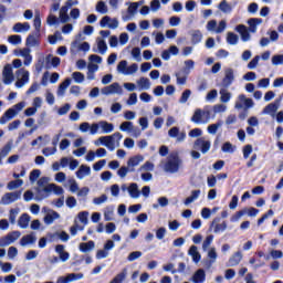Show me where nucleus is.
I'll return each instance as SVG.
<instances>
[{
	"mask_svg": "<svg viewBox=\"0 0 283 283\" xmlns=\"http://www.w3.org/2000/svg\"><path fill=\"white\" fill-rule=\"evenodd\" d=\"M39 36L40 35H36V31L29 34L25 41V45H28V48H34V45H41V42L39 41Z\"/></svg>",
	"mask_w": 283,
	"mask_h": 283,
	"instance_id": "obj_13",
	"label": "nucleus"
},
{
	"mask_svg": "<svg viewBox=\"0 0 283 283\" xmlns=\"http://www.w3.org/2000/svg\"><path fill=\"white\" fill-rule=\"evenodd\" d=\"M34 242H36V237L34 234H27L21 238L20 245L28 247V244H34Z\"/></svg>",
	"mask_w": 283,
	"mask_h": 283,
	"instance_id": "obj_24",
	"label": "nucleus"
},
{
	"mask_svg": "<svg viewBox=\"0 0 283 283\" xmlns=\"http://www.w3.org/2000/svg\"><path fill=\"white\" fill-rule=\"evenodd\" d=\"M99 142L104 147H107L111 149V151H114V136H103L99 138Z\"/></svg>",
	"mask_w": 283,
	"mask_h": 283,
	"instance_id": "obj_17",
	"label": "nucleus"
},
{
	"mask_svg": "<svg viewBox=\"0 0 283 283\" xmlns=\"http://www.w3.org/2000/svg\"><path fill=\"white\" fill-rule=\"evenodd\" d=\"M25 107V103L19 102L12 108H8L4 114L0 117V125H6L8 120H12Z\"/></svg>",
	"mask_w": 283,
	"mask_h": 283,
	"instance_id": "obj_2",
	"label": "nucleus"
},
{
	"mask_svg": "<svg viewBox=\"0 0 283 283\" xmlns=\"http://www.w3.org/2000/svg\"><path fill=\"white\" fill-rule=\"evenodd\" d=\"M72 77L75 81V83H83V81H85V75L81 72H74L72 74Z\"/></svg>",
	"mask_w": 283,
	"mask_h": 283,
	"instance_id": "obj_54",
	"label": "nucleus"
},
{
	"mask_svg": "<svg viewBox=\"0 0 283 283\" xmlns=\"http://www.w3.org/2000/svg\"><path fill=\"white\" fill-rule=\"evenodd\" d=\"M72 6H78V0H75L73 2L67 1L65 6L60 9V14H67V11L70 10V8H72Z\"/></svg>",
	"mask_w": 283,
	"mask_h": 283,
	"instance_id": "obj_40",
	"label": "nucleus"
},
{
	"mask_svg": "<svg viewBox=\"0 0 283 283\" xmlns=\"http://www.w3.org/2000/svg\"><path fill=\"white\" fill-rule=\"evenodd\" d=\"M143 255V252L140 251H134L130 252L129 255L127 256L128 262H134V260H138Z\"/></svg>",
	"mask_w": 283,
	"mask_h": 283,
	"instance_id": "obj_58",
	"label": "nucleus"
},
{
	"mask_svg": "<svg viewBox=\"0 0 283 283\" xmlns=\"http://www.w3.org/2000/svg\"><path fill=\"white\" fill-rule=\"evenodd\" d=\"M249 23V32L255 33L258 32V25H260V23H262V19L260 18H252L248 21Z\"/></svg>",
	"mask_w": 283,
	"mask_h": 283,
	"instance_id": "obj_21",
	"label": "nucleus"
},
{
	"mask_svg": "<svg viewBox=\"0 0 283 283\" xmlns=\"http://www.w3.org/2000/svg\"><path fill=\"white\" fill-rule=\"evenodd\" d=\"M15 255H19V250L17 248H14V247H10L8 249V258H9V260H14Z\"/></svg>",
	"mask_w": 283,
	"mask_h": 283,
	"instance_id": "obj_61",
	"label": "nucleus"
},
{
	"mask_svg": "<svg viewBox=\"0 0 283 283\" xmlns=\"http://www.w3.org/2000/svg\"><path fill=\"white\" fill-rule=\"evenodd\" d=\"M272 65H283V54L272 56Z\"/></svg>",
	"mask_w": 283,
	"mask_h": 283,
	"instance_id": "obj_62",
	"label": "nucleus"
},
{
	"mask_svg": "<svg viewBox=\"0 0 283 283\" xmlns=\"http://www.w3.org/2000/svg\"><path fill=\"white\" fill-rule=\"evenodd\" d=\"M240 262H242V252L238 251L229 259V266H238Z\"/></svg>",
	"mask_w": 283,
	"mask_h": 283,
	"instance_id": "obj_23",
	"label": "nucleus"
},
{
	"mask_svg": "<svg viewBox=\"0 0 283 283\" xmlns=\"http://www.w3.org/2000/svg\"><path fill=\"white\" fill-rule=\"evenodd\" d=\"M140 160H143V157L134 156L128 159L127 165L128 167H138V165H140Z\"/></svg>",
	"mask_w": 283,
	"mask_h": 283,
	"instance_id": "obj_41",
	"label": "nucleus"
},
{
	"mask_svg": "<svg viewBox=\"0 0 283 283\" xmlns=\"http://www.w3.org/2000/svg\"><path fill=\"white\" fill-rule=\"evenodd\" d=\"M117 70L122 72V74H125V72H127V60H122L117 65Z\"/></svg>",
	"mask_w": 283,
	"mask_h": 283,
	"instance_id": "obj_63",
	"label": "nucleus"
},
{
	"mask_svg": "<svg viewBox=\"0 0 283 283\" xmlns=\"http://www.w3.org/2000/svg\"><path fill=\"white\" fill-rule=\"evenodd\" d=\"M235 76L233 75V69H228L226 71V75L221 82L222 87H230V85L233 83Z\"/></svg>",
	"mask_w": 283,
	"mask_h": 283,
	"instance_id": "obj_9",
	"label": "nucleus"
},
{
	"mask_svg": "<svg viewBox=\"0 0 283 283\" xmlns=\"http://www.w3.org/2000/svg\"><path fill=\"white\" fill-rule=\"evenodd\" d=\"M239 41L238 34L233 33V32H228L227 34V43H229V45H235Z\"/></svg>",
	"mask_w": 283,
	"mask_h": 283,
	"instance_id": "obj_39",
	"label": "nucleus"
},
{
	"mask_svg": "<svg viewBox=\"0 0 283 283\" xmlns=\"http://www.w3.org/2000/svg\"><path fill=\"white\" fill-rule=\"evenodd\" d=\"M8 41H9V43H11V45H20V43H21V35H17V34L10 35L8 38Z\"/></svg>",
	"mask_w": 283,
	"mask_h": 283,
	"instance_id": "obj_52",
	"label": "nucleus"
},
{
	"mask_svg": "<svg viewBox=\"0 0 283 283\" xmlns=\"http://www.w3.org/2000/svg\"><path fill=\"white\" fill-rule=\"evenodd\" d=\"M191 36V44L192 45H198L202 41V32L200 30H195L190 34Z\"/></svg>",
	"mask_w": 283,
	"mask_h": 283,
	"instance_id": "obj_31",
	"label": "nucleus"
},
{
	"mask_svg": "<svg viewBox=\"0 0 283 283\" xmlns=\"http://www.w3.org/2000/svg\"><path fill=\"white\" fill-rule=\"evenodd\" d=\"M10 151H12V144L8 143L0 150V165H3V158H6Z\"/></svg>",
	"mask_w": 283,
	"mask_h": 283,
	"instance_id": "obj_28",
	"label": "nucleus"
},
{
	"mask_svg": "<svg viewBox=\"0 0 283 283\" xmlns=\"http://www.w3.org/2000/svg\"><path fill=\"white\" fill-rule=\"evenodd\" d=\"M97 48H98L99 54H105V52H107V43L105 42V40H99L97 42Z\"/></svg>",
	"mask_w": 283,
	"mask_h": 283,
	"instance_id": "obj_53",
	"label": "nucleus"
},
{
	"mask_svg": "<svg viewBox=\"0 0 283 283\" xmlns=\"http://www.w3.org/2000/svg\"><path fill=\"white\" fill-rule=\"evenodd\" d=\"M19 214V210L11 209L9 212V221L11 224H14L17 222V216Z\"/></svg>",
	"mask_w": 283,
	"mask_h": 283,
	"instance_id": "obj_57",
	"label": "nucleus"
},
{
	"mask_svg": "<svg viewBox=\"0 0 283 283\" xmlns=\"http://www.w3.org/2000/svg\"><path fill=\"white\" fill-rule=\"evenodd\" d=\"M96 10L101 13V14H107V6L105 4L104 1H98L96 4Z\"/></svg>",
	"mask_w": 283,
	"mask_h": 283,
	"instance_id": "obj_49",
	"label": "nucleus"
},
{
	"mask_svg": "<svg viewBox=\"0 0 283 283\" xmlns=\"http://www.w3.org/2000/svg\"><path fill=\"white\" fill-rule=\"evenodd\" d=\"M189 96H191V90L184 91L179 99V103H187L189 101Z\"/></svg>",
	"mask_w": 283,
	"mask_h": 283,
	"instance_id": "obj_59",
	"label": "nucleus"
},
{
	"mask_svg": "<svg viewBox=\"0 0 283 283\" xmlns=\"http://www.w3.org/2000/svg\"><path fill=\"white\" fill-rule=\"evenodd\" d=\"M30 224V214L28 213H22L18 220V226L20 229H28Z\"/></svg>",
	"mask_w": 283,
	"mask_h": 283,
	"instance_id": "obj_19",
	"label": "nucleus"
},
{
	"mask_svg": "<svg viewBox=\"0 0 283 283\" xmlns=\"http://www.w3.org/2000/svg\"><path fill=\"white\" fill-rule=\"evenodd\" d=\"M48 25H56L59 23V18L54 14H50L46 19Z\"/></svg>",
	"mask_w": 283,
	"mask_h": 283,
	"instance_id": "obj_64",
	"label": "nucleus"
},
{
	"mask_svg": "<svg viewBox=\"0 0 283 283\" xmlns=\"http://www.w3.org/2000/svg\"><path fill=\"white\" fill-rule=\"evenodd\" d=\"M221 149L224 154H233V144H231L230 142H226L222 145Z\"/></svg>",
	"mask_w": 283,
	"mask_h": 283,
	"instance_id": "obj_51",
	"label": "nucleus"
},
{
	"mask_svg": "<svg viewBox=\"0 0 283 283\" xmlns=\"http://www.w3.org/2000/svg\"><path fill=\"white\" fill-rule=\"evenodd\" d=\"M200 193H201L200 189L192 190L190 197L186 198L185 201H184L186 207L191 205V202L198 200V198H200Z\"/></svg>",
	"mask_w": 283,
	"mask_h": 283,
	"instance_id": "obj_27",
	"label": "nucleus"
},
{
	"mask_svg": "<svg viewBox=\"0 0 283 283\" xmlns=\"http://www.w3.org/2000/svg\"><path fill=\"white\" fill-rule=\"evenodd\" d=\"M181 163L182 160H180V156L177 151L170 153L168 160L165 164V171L168 174H177V171L180 169Z\"/></svg>",
	"mask_w": 283,
	"mask_h": 283,
	"instance_id": "obj_1",
	"label": "nucleus"
},
{
	"mask_svg": "<svg viewBox=\"0 0 283 283\" xmlns=\"http://www.w3.org/2000/svg\"><path fill=\"white\" fill-rule=\"evenodd\" d=\"M202 116H205V112H202L200 108H197L191 117L192 123H201Z\"/></svg>",
	"mask_w": 283,
	"mask_h": 283,
	"instance_id": "obj_35",
	"label": "nucleus"
},
{
	"mask_svg": "<svg viewBox=\"0 0 283 283\" xmlns=\"http://www.w3.org/2000/svg\"><path fill=\"white\" fill-rule=\"evenodd\" d=\"M44 198H48V191L44 189H38L36 195H35V200L38 202H41V200H44Z\"/></svg>",
	"mask_w": 283,
	"mask_h": 283,
	"instance_id": "obj_46",
	"label": "nucleus"
},
{
	"mask_svg": "<svg viewBox=\"0 0 283 283\" xmlns=\"http://www.w3.org/2000/svg\"><path fill=\"white\" fill-rule=\"evenodd\" d=\"M33 28H34V32H35V36H41V14L36 13L34 15V20H33Z\"/></svg>",
	"mask_w": 283,
	"mask_h": 283,
	"instance_id": "obj_25",
	"label": "nucleus"
},
{
	"mask_svg": "<svg viewBox=\"0 0 283 283\" xmlns=\"http://www.w3.org/2000/svg\"><path fill=\"white\" fill-rule=\"evenodd\" d=\"M21 198V190H17L13 192H7L2 196L1 202L2 205H12V202H17Z\"/></svg>",
	"mask_w": 283,
	"mask_h": 283,
	"instance_id": "obj_6",
	"label": "nucleus"
},
{
	"mask_svg": "<svg viewBox=\"0 0 283 283\" xmlns=\"http://www.w3.org/2000/svg\"><path fill=\"white\" fill-rule=\"evenodd\" d=\"M44 191H46V192H54L55 193V196H63V187H61V186H57V185H55V184H50V185H48L46 187H44Z\"/></svg>",
	"mask_w": 283,
	"mask_h": 283,
	"instance_id": "obj_16",
	"label": "nucleus"
},
{
	"mask_svg": "<svg viewBox=\"0 0 283 283\" xmlns=\"http://www.w3.org/2000/svg\"><path fill=\"white\" fill-rule=\"evenodd\" d=\"M239 101H241V103H244L245 109H251V107H253V99L247 98V95L244 94L239 95Z\"/></svg>",
	"mask_w": 283,
	"mask_h": 283,
	"instance_id": "obj_36",
	"label": "nucleus"
},
{
	"mask_svg": "<svg viewBox=\"0 0 283 283\" xmlns=\"http://www.w3.org/2000/svg\"><path fill=\"white\" fill-rule=\"evenodd\" d=\"M220 102L221 103H229L231 101V93L228 92L227 90H220Z\"/></svg>",
	"mask_w": 283,
	"mask_h": 283,
	"instance_id": "obj_37",
	"label": "nucleus"
},
{
	"mask_svg": "<svg viewBox=\"0 0 283 283\" xmlns=\"http://www.w3.org/2000/svg\"><path fill=\"white\" fill-rule=\"evenodd\" d=\"M205 280H207V273L203 269H199L195 272L192 275V282L193 283H203Z\"/></svg>",
	"mask_w": 283,
	"mask_h": 283,
	"instance_id": "obj_15",
	"label": "nucleus"
},
{
	"mask_svg": "<svg viewBox=\"0 0 283 283\" xmlns=\"http://www.w3.org/2000/svg\"><path fill=\"white\" fill-rule=\"evenodd\" d=\"M91 174H92V168L90 166L81 165L78 170L76 171V177L80 180H83L85 176H90Z\"/></svg>",
	"mask_w": 283,
	"mask_h": 283,
	"instance_id": "obj_14",
	"label": "nucleus"
},
{
	"mask_svg": "<svg viewBox=\"0 0 283 283\" xmlns=\"http://www.w3.org/2000/svg\"><path fill=\"white\" fill-rule=\"evenodd\" d=\"M102 94L109 96V94H123V87L117 82L102 88Z\"/></svg>",
	"mask_w": 283,
	"mask_h": 283,
	"instance_id": "obj_7",
	"label": "nucleus"
},
{
	"mask_svg": "<svg viewBox=\"0 0 283 283\" xmlns=\"http://www.w3.org/2000/svg\"><path fill=\"white\" fill-rule=\"evenodd\" d=\"M21 238L20 231H12L8 233L6 237L0 238V247H10L12 242H17Z\"/></svg>",
	"mask_w": 283,
	"mask_h": 283,
	"instance_id": "obj_5",
	"label": "nucleus"
},
{
	"mask_svg": "<svg viewBox=\"0 0 283 283\" xmlns=\"http://www.w3.org/2000/svg\"><path fill=\"white\" fill-rule=\"evenodd\" d=\"M127 280V269H123L109 283H123Z\"/></svg>",
	"mask_w": 283,
	"mask_h": 283,
	"instance_id": "obj_29",
	"label": "nucleus"
},
{
	"mask_svg": "<svg viewBox=\"0 0 283 283\" xmlns=\"http://www.w3.org/2000/svg\"><path fill=\"white\" fill-rule=\"evenodd\" d=\"M253 154V146L248 144L243 147V158L247 160Z\"/></svg>",
	"mask_w": 283,
	"mask_h": 283,
	"instance_id": "obj_47",
	"label": "nucleus"
},
{
	"mask_svg": "<svg viewBox=\"0 0 283 283\" xmlns=\"http://www.w3.org/2000/svg\"><path fill=\"white\" fill-rule=\"evenodd\" d=\"M136 72H138V64L133 63L126 69L125 75L129 76V74H136Z\"/></svg>",
	"mask_w": 283,
	"mask_h": 283,
	"instance_id": "obj_56",
	"label": "nucleus"
},
{
	"mask_svg": "<svg viewBox=\"0 0 283 283\" xmlns=\"http://www.w3.org/2000/svg\"><path fill=\"white\" fill-rule=\"evenodd\" d=\"M106 164H107V160H105V159H102V160L96 161V163L93 165L94 171H101V169H103Z\"/></svg>",
	"mask_w": 283,
	"mask_h": 283,
	"instance_id": "obj_55",
	"label": "nucleus"
},
{
	"mask_svg": "<svg viewBox=\"0 0 283 283\" xmlns=\"http://www.w3.org/2000/svg\"><path fill=\"white\" fill-rule=\"evenodd\" d=\"M30 30V23L29 22H18L13 25V32H28Z\"/></svg>",
	"mask_w": 283,
	"mask_h": 283,
	"instance_id": "obj_30",
	"label": "nucleus"
},
{
	"mask_svg": "<svg viewBox=\"0 0 283 283\" xmlns=\"http://www.w3.org/2000/svg\"><path fill=\"white\" fill-rule=\"evenodd\" d=\"M72 84V78L67 77L65 81H63L57 88V96H63L65 94V91L70 87Z\"/></svg>",
	"mask_w": 283,
	"mask_h": 283,
	"instance_id": "obj_20",
	"label": "nucleus"
},
{
	"mask_svg": "<svg viewBox=\"0 0 283 283\" xmlns=\"http://www.w3.org/2000/svg\"><path fill=\"white\" fill-rule=\"evenodd\" d=\"M222 127V120H219L216 124H211L208 126V134H217L218 128Z\"/></svg>",
	"mask_w": 283,
	"mask_h": 283,
	"instance_id": "obj_43",
	"label": "nucleus"
},
{
	"mask_svg": "<svg viewBox=\"0 0 283 283\" xmlns=\"http://www.w3.org/2000/svg\"><path fill=\"white\" fill-rule=\"evenodd\" d=\"M137 85L140 87V90H149V87H151V82H149V78L147 77H140L137 81Z\"/></svg>",
	"mask_w": 283,
	"mask_h": 283,
	"instance_id": "obj_34",
	"label": "nucleus"
},
{
	"mask_svg": "<svg viewBox=\"0 0 283 283\" xmlns=\"http://www.w3.org/2000/svg\"><path fill=\"white\" fill-rule=\"evenodd\" d=\"M258 63H260V55H255V56L248 63V70H255V67H258Z\"/></svg>",
	"mask_w": 283,
	"mask_h": 283,
	"instance_id": "obj_48",
	"label": "nucleus"
},
{
	"mask_svg": "<svg viewBox=\"0 0 283 283\" xmlns=\"http://www.w3.org/2000/svg\"><path fill=\"white\" fill-rule=\"evenodd\" d=\"M277 103H270L263 108L262 114H275V112H277Z\"/></svg>",
	"mask_w": 283,
	"mask_h": 283,
	"instance_id": "obj_33",
	"label": "nucleus"
},
{
	"mask_svg": "<svg viewBox=\"0 0 283 283\" xmlns=\"http://www.w3.org/2000/svg\"><path fill=\"white\" fill-rule=\"evenodd\" d=\"M128 193L130 198H140V190H138V184H130L128 186Z\"/></svg>",
	"mask_w": 283,
	"mask_h": 283,
	"instance_id": "obj_26",
	"label": "nucleus"
},
{
	"mask_svg": "<svg viewBox=\"0 0 283 283\" xmlns=\"http://www.w3.org/2000/svg\"><path fill=\"white\" fill-rule=\"evenodd\" d=\"M258 213H260V210L258 208H254V207L243 208L242 210H239L235 212V214L232 217L231 221L237 222V220H240L242 218V216H247V214L250 218H255V216H258Z\"/></svg>",
	"mask_w": 283,
	"mask_h": 283,
	"instance_id": "obj_3",
	"label": "nucleus"
},
{
	"mask_svg": "<svg viewBox=\"0 0 283 283\" xmlns=\"http://www.w3.org/2000/svg\"><path fill=\"white\" fill-rule=\"evenodd\" d=\"M235 30L237 32H239V34H241V39L243 42L251 40V33H249V29H247V25L239 24L237 25Z\"/></svg>",
	"mask_w": 283,
	"mask_h": 283,
	"instance_id": "obj_11",
	"label": "nucleus"
},
{
	"mask_svg": "<svg viewBox=\"0 0 283 283\" xmlns=\"http://www.w3.org/2000/svg\"><path fill=\"white\" fill-rule=\"evenodd\" d=\"M101 127L104 134H112L114 132V124L107 122H101Z\"/></svg>",
	"mask_w": 283,
	"mask_h": 283,
	"instance_id": "obj_38",
	"label": "nucleus"
},
{
	"mask_svg": "<svg viewBox=\"0 0 283 283\" xmlns=\"http://www.w3.org/2000/svg\"><path fill=\"white\" fill-rule=\"evenodd\" d=\"M18 72H21L22 76L15 82V87L21 88L23 85H25V83H28V81H30V72L23 69L19 70Z\"/></svg>",
	"mask_w": 283,
	"mask_h": 283,
	"instance_id": "obj_12",
	"label": "nucleus"
},
{
	"mask_svg": "<svg viewBox=\"0 0 283 283\" xmlns=\"http://www.w3.org/2000/svg\"><path fill=\"white\" fill-rule=\"evenodd\" d=\"M81 277H83V274L78 273H71L66 276H60L56 281V283H70V282H74L75 280H81Z\"/></svg>",
	"mask_w": 283,
	"mask_h": 283,
	"instance_id": "obj_10",
	"label": "nucleus"
},
{
	"mask_svg": "<svg viewBox=\"0 0 283 283\" xmlns=\"http://www.w3.org/2000/svg\"><path fill=\"white\" fill-rule=\"evenodd\" d=\"M120 132H132L134 129V123L123 122L119 126Z\"/></svg>",
	"mask_w": 283,
	"mask_h": 283,
	"instance_id": "obj_45",
	"label": "nucleus"
},
{
	"mask_svg": "<svg viewBox=\"0 0 283 283\" xmlns=\"http://www.w3.org/2000/svg\"><path fill=\"white\" fill-rule=\"evenodd\" d=\"M143 3H145L144 0L139 1V2H133L129 4L127 12L128 14H135V12L138 10L139 6H143Z\"/></svg>",
	"mask_w": 283,
	"mask_h": 283,
	"instance_id": "obj_42",
	"label": "nucleus"
},
{
	"mask_svg": "<svg viewBox=\"0 0 283 283\" xmlns=\"http://www.w3.org/2000/svg\"><path fill=\"white\" fill-rule=\"evenodd\" d=\"M88 217H90V212H87V211H82L77 214V218H78L80 222H82V224H87Z\"/></svg>",
	"mask_w": 283,
	"mask_h": 283,
	"instance_id": "obj_50",
	"label": "nucleus"
},
{
	"mask_svg": "<svg viewBox=\"0 0 283 283\" xmlns=\"http://www.w3.org/2000/svg\"><path fill=\"white\" fill-rule=\"evenodd\" d=\"M94 247H96V243L93 240H91L88 242H82V243H80V251L82 253H87V252L92 251L94 249Z\"/></svg>",
	"mask_w": 283,
	"mask_h": 283,
	"instance_id": "obj_22",
	"label": "nucleus"
},
{
	"mask_svg": "<svg viewBox=\"0 0 283 283\" xmlns=\"http://www.w3.org/2000/svg\"><path fill=\"white\" fill-rule=\"evenodd\" d=\"M22 186H23V179H15L8 182L7 189H9V191H13V189H19V187H22Z\"/></svg>",
	"mask_w": 283,
	"mask_h": 283,
	"instance_id": "obj_32",
	"label": "nucleus"
},
{
	"mask_svg": "<svg viewBox=\"0 0 283 283\" xmlns=\"http://www.w3.org/2000/svg\"><path fill=\"white\" fill-rule=\"evenodd\" d=\"M99 25L101 28H106V25H108L111 30H116V28H118V20L116 18L112 19L109 15H105L99 21Z\"/></svg>",
	"mask_w": 283,
	"mask_h": 283,
	"instance_id": "obj_8",
	"label": "nucleus"
},
{
	"mask_svg": "<svg viewBox=\"0 0 283 283\" xmlns=\"http://www.w3.org/2000/svg\"><path fill=\"white\" fill-rule=\"evenodd\" d=\"M41 176V170L33 169L29 175L30 182H36L39 180V177Z\"/></svg>",
	"mask_w": 283,
	"mask_h": 283,
	"instance_id": "obj_44",
	"label": "nucleus"
},
{
	"mask_svg": "<svg viewBox=\"0 0 283 283\" xmlns=\"http://www.w3.org/2000/svg\"><path fill=\"white\" fill-rule=\"evenodd\" d=\"M193 149H198L201 151V154L209 153V149H211V140L205 139V137H199L193 143Z\"/></svg>",
	"mask_w": 283,
	"mask_h": 283,
	"instance_id": "obj_4",
	"label": "nucleus"
},
{
	"mask_svg": "<svg viewBox=\"0 0 283 283\" xmlns=\"http://www.w3.org/2000/svg\"><path fill=\"white\" fill-rule=\"evenodd\" d=\"M220 221V218H214L211 227L214 224L213 232L214 233H220V231H227V221H223L222 223H218Z\"/></svg>",
	"mask_w": 283,
	"mask_h": 283,
	"instance_id": "obj_18",
	"label": "nucleus"
},
{
	"mask_svg": "<svg viewBox=\"0 0 283 283\" xmlns=\"http://www.w3.org/2000/svg\"><path fill=\"white\" fill-rule=\"evenodd\" d=\"M72 106L70 104H64L63 106H61L57 111L59 116H65V114H67V112H70V108Z\"/></svg>",
	"mask_w": 283,
	"mask_h": 283,
	"instance_id": "obj_60",
	"label": "nucleus"
}]
</instances>
